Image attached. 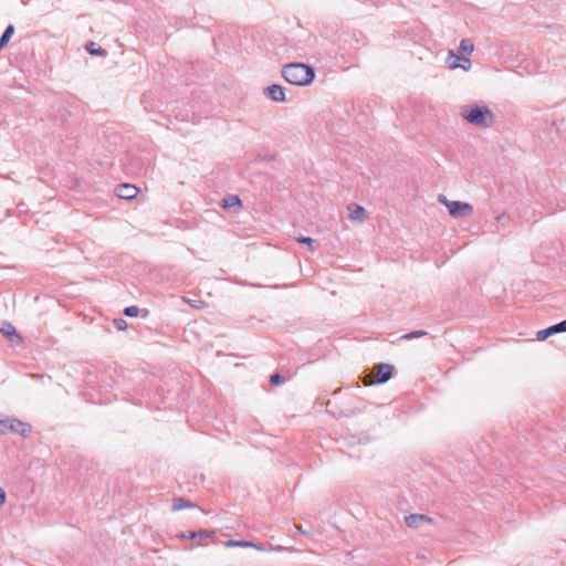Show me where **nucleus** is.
<instances>
[{
	"mask_svg": "<svg viewBox=\"0 0 566 566\" xmlns=\"http://www.w3.org/2000/svg\"><path fill=\"white\" fill-rule=\"evenodd\" d=\"M282 75L286 82L297 86L311 84L315 77V71L312 66L304 63H290L282 69Z\"/></svg>",
	"mask_w": 566,
	"mask_h": 566,
	"instance_id": "f257e3e1",
	"label": "nucleus"
},
{
	"mask_svg": "<svg viewBox=\"0 0 566 566\" xmlns=\"http://www.w3.org/2000/svg\"><path fill=\"white\" fill-rule=\"evenodd\" d=\"M462 116L470 124L480 127H491L494 122L493 113L486 106H474L462 112Z\"/></svg>",
	"mask_w": 566,
	"mask_h": 566,
	"instance_id": "f03ea898",
	"label": "nucleus"
},
{
	"mask_svg": "<svg viewBox=\"0 0 566 566\" xmlns=\"http://www.w3.org/2000/svg\"><path fill=\"white\" fill-rule=\"evenodd\" d=\"M439 202L443 203L451 217L453 218H465L470 217L473 212V207L470 203L461 202V201H451L448 200L446 196H439Z\"/></svg>",
	"mask_w": 566,
	"mask_h": 566,
	"instance_id": "7ed1b4c3",
	"label": "nucleus"
},
{
	"mask_svg": "<svg viewBox=\"0 0 566 566\" xmlns=\"http://www.w3.org/2000/svg\"><path fill=\"white\" fill-rule=\"evenodd\" d=\"M375 369L377 370L376 375L375 373H369L364 376L363 381L366 386L388 381L391 378L394 367L389 364L380 363L375 366Z\"/></svg>",
	"mask_w": 566,
	"mask_h": 566,
	"instance_id": "20e7f679",
	"label": "nucleus"
},
{
	"mask_svg": "<svg viewBox=\"0 0 566 566\" xmlns=\"http://www.w3.org/2000/svg\"><path fill=\"white\" fill-rule=\"evenodd\" d=\"M31 431V426L27 422L18 420L15 418L0 419V433L6 434L8 432H14L22 437H25Z\"/></svg>",
	"mask_w": 566,
	"mask_h": 566,
	"instance_id": "39448f33",
	"label": "nucleus"
},
{
	"mask_svg": "<svg viewBox=\"0 0 566 566\" xmlns=\"http://www.w3.org/2000/svg\"><path fill=\"white\" fill-rule=\"evenodd\" d=\"M115 193L120 199L132 200L139 193V188L135 185L122 184L116 187Z\"/></svg>",
	"mask_w": 566,
	"mask_h": 566,
	"instance_id": "423d86ee",
	"label": "nucleus"
},
{
	"mask_svg": "<svg viewBox=\"0 0 566 566\" xmlns=\"http://www.w3.org/2000/svg\"><path fill=\"white\" fill-rule=\"evenodd\" d=\"M265 95L273 102L282 103L285 101L284 88L279 84H272L265 88Z\"/></svg>",
	"mask_w": 566,
	"mask_h": 566,
	"instance_id": "0eeeda50",
	"label": "nucleus"
},
{
	"mask_svg": "<svg viewBox=\"0 0 566 566\" xmlns=\"http://www.w3.org/2000/svg\"><path fill=\"white\" fill-rule=\"evenodd\" d=\"M405 521H406V524L409 526V527H412V528H418L420 527L422 524H430L431 523V518L424 514H410L408 516L405 517Z\"/></svg>",
	"mask_w": 566,
	"mask_h": 566,
	"instance_id": "6e6552de",
	"label": "nucleus"
},
{
	"mask_svg": "<svg viewBox=\"0 0 566 566\" xmlns=\"http://www.w3.org/2000/svg\"><path fill=\"white\" fill-rule=\"evenodd\" d=\"M348 210L350 220L363 222L366 219V210L361 206L352 205Z\"/></svg>",
	"mask_w": 566,
	"mask_h": 566,
	"instance_id": "1a4fd4ad",
	"label": "nucleus"
},
{
	"mask_svg": "<svg viewBox=\"0 0 566 566\" xmlns=\"http://www.w3.org/2000/svg\"><path fill=\"white\" fill-rule=\"evenodd\" d=\"M213 535V532L209 531H199V532H189L180 534V537L184 539H192L200 542L203 538H209Z\"/></svg>",
	"mask_w": 566,
	"mask_h": 566,
	"instance_id": "9d476101",
	"label": "nucleus"
},
{
	"mask_svg": "<svg viewBox=\"0 0 566 566\" xmlns=\"http://www.w3.org/2000/svg\"><path fill=\"white\" fill-rule=\"evenodd\" d=\"M0 332L3 335H6L11 342L14 340V337L20 339V336L17 334L14 326L7 321L1 322Z\"/></svg>",
	"mask_w": 566,
	"mask_h": 566,
	"instance_id": "9b49d317",
	"label": "nucleus"
},
{
	"mask_svg": "<svg viewBox=\"0 0 566 566\" xmlns=\"http://www.w3.org/2000/svg\"><path fill=\"white\" fill-rule=\"evenodd\" d=\"M85 49L91 55H99V56L106 55V51L104 49H102L101 46H98L95 42H88L86 44Z\"/></svg>",
	"mask_w": 566,
	"mask_h": 566,
	"instance_id": "f8f14e48",
	"label": "nucleus"
},
{
	"mask_svg": "<svg viewBox=\"0 0 566 566\" xmlns=\"http://www.w3.org/2000/svg\"><path fill=\"white\" fill-rule=\"evenodd\" d=\"M241 205V200L238 196H228L222 200V207L224 209H231L233 207H239Z\"/></svg>",
	"mask_w": 566,
	"mask_h": 566,
	"instance_id": "ddd939ff",
	"label": "nucleus"
},
{
	"mask_svg": "<svg viewBox=\"0 0 566 566\" xmlns=\"http://www.w3.org/2000/svg\"><path fill=\"white\" fill-rule=\"evenodd\" d=\"M13 32L14 27L11 24L8 25L0 38V49L4 48V45L9 42L10 38L12 36Z\"/></svg>",
	"mask_w": 566,
	"mask_h": 566,
	"instance_id": "4468645a",
	"label": "nucleus"
},
{
	"mask_svg": "<svg viewBox=\"0 0 566 566\" xmlns=\"http://www.w3.org/2000/svg\"><path fill=\"white\" fill-rule=\"evenodd\" d=\"M226 547H250L253 545V542L251 541H245V539H242V541H234V539H230V541H227L224 543Z\"/></svg>",
	"mask_w": 566,
	"mask_h": 566,
	"instance_id": "2eb2a0df",
	"label": "nucleus"
},
{
	"mask_svg": "<svg viewBox=\"0 0 566 566\" xmlns=\"http://www.w3.org/2000/svg\"><path fill=\"white\" fill-rule=\"evenodd\" d=\"M459 50H460L461 52H463V53H468V54H470V53H472V52H473V50H474V45H473V43L471 42V40H469V39H463V40H461V42H460Z\"/></svg>",
	"mask_w": 566,
	"mask_h": 566,
	"instance_id": "dca6fc26",
	"label": "nucleus"
},
{
	"mask_svg": "<svg viewBox=\"0 0 566 566\" xmlns=\"http://www.w3.org/2000/svg\"><path fill=\"white\" fill-rule=\"evenodd\" d=\"M296 241L301 244H306L312 251L316 250V241L310 237H298Z\"/></svg>",
	"mask_w": 566,
	"mask_h": 566,
	"instance_id": "f3484780",
	"label": "nucleus"
},
{
	"mask_svg": "<svg viewBox=\"0 0 566 566\" xmlns=\"http://www.w3.org/2000/svg\"><path fill=\"white\" fill-rule=\"evenodd\" d=\"M549 332L552 335L566 332V319L549 326Z\"/></svg>",
	"mask_w": 566,
	"mask_h": 566,
	"instance_id": "a211bd4d",
	"label": "nucleus"
},
{
	"mask_svg": "<svg viewBox=\"0 0 566 566\" xmlns=\"http://www.w3.org/2000/svg\"><path fill=\"white\" fill-rule=\"evenodd\" d=\"M449 59H457V60H461L462 63H460V67L463 69L464 71H468L471 66V61L468 59V57H459L457 56L453 52H450V56Z\"/></svg>",
	"mask_w": 566,
	"mask_h": 566,
	"instance_id": "6ab92c4d",
	"label": "nucleus"
},
{
	"mask_svg": "<svg viewBox=\"0 0 566 566\" xmlns=\"http://www.w3.org/2000/svg\"><path fill=\"white\" fill-rule=\"evenodd\" d=\"M427 334L428 333L426 331H413V332L405 334L403 336H401V338L402 339H413V338H419V337L426 336Z\"/></svg>",
	"mask_w": 566,
	"mask_h": 566,
	"instance_id": "aec40b11",
	"label": "nucleus"
},
{
	"mask_svg": "<svg viewBox=\"0 0 566 566\" xmlns=\"http://www.w3.org/2000/svg\"><path fill=\"white\" fill-rule=\"evenodd\" d=\"M192 506V504L189 502V501H186L184 499H178L175 501L174 505H172V509L175 511H178V510H181L184 507H190Z\"/></svg>",
	"mask_w": 566,
	"mask_h": 566,
	"instance_id": "412c9836",
	"label": "nucleus"
},
{
	"mask_svg": "<svg viewBox=\"0 0 566 566\" xmlns=\"http://www.w3.org/2000/svg\"><path fill=\"white\" fill-rule=\"evenodd\" d=\"M140 310L136 305L128 306L124 310V314L129 317H135L139 314Z\"/></svg>",
	"mask_w": 566,
	"mask_h": 566,
	"instance_id": "4be33fe9",
	"label": "nucleus"
},
{
	"mask_svg": "<svg viewBox=\"0 0 566 566\" xmlns=\"http://www.w3.org/2000/svg\"><path fill=\"white\" fill-rule=\"evenodd\" d=\"M113 323L115 327L119 331H125L128 326L127 322L124 318H115Z\"/></svg>",
	"mask_w": 566,
	"mask_h": 566,
	"instance_id": "5701e85b",
	"label": "nucleus"
},
{
	"mask_svg": "<svg viewBox=\"0 0 566 566\" xmlns=\"http://www.w3.org/2000/svg\"><path fill=\"white\" fill-rule=\"evenodd\" d=\"M549 336H552V334L549 332V327L537 332V339L538 340H545Z\"/></svg>",
	"mask_w": 566,
	"mask_h": 566,
	"instance_id": "b1692460",
	"label": "nucleus"
},
{
	"mask_svg": "<svg viewBox=\"0 0 566 566\" xmlns=\"http://www.w3.org/2000/svg\"><path fill=\"white\" fill-rule=\"evenodd\" d=\"M283 551H293V549L290 547L281 546V545H276V546L270 545L268 547V552H283Z\"/></svg>",
	"mask_w": 566,
	"mask_h": 566,
	"instance_id": "393cba45",
	"label": "nucleus"
},
{
	"mask_svg": "<svg viewBox=\"0 0 566 566\" xmlns=\"http://www.w3.org/2000/svg\"><path fill=\"white\" fill-rule=\"evenodd\" d=\"M283 381V378L281 377L280 374H274L270 377V382L271 385H279Z\"/></svg>",
	"mask_w": 566,
	"mask_h": 566,
	"instance_id": "a878e982",
	"label": "nucleus"
},
{
	"mask_svg": "<svg viewBox=\"0 0 566 566\" xmlns=\"http://www.w3.org/2000/svg\"><path fill=\"white\" fill-rule=\"evenodd\" d=\"M251 547L255 548L259 552H268V547H265L262 544L254 543V542H253V545Z\"/></svg>",
	"mask_w": 566,
	"mask_h": 566,
	"instance_id": "bb28decb",
	"label": "nucleus"
},
{
	"mask_svg": "<svg viewBox=\"0 0 566 566\" xmlns=\"http://www.w3.org/2000/svg\"><path fill=\"white\" fill-rule=\"evenodd\" d=\"M6 497H7L6 492H4V490L0 486V506H2V505L4 504V502H6Z\"/></svg>",
	"mask_w": 566,
	"mask_h": 566,
	"instance_id": "cd10ccee",
	"label": "nucleus"
},
{
	"mask_svg": "<svg viewBox=\"0 0 566 566\" xmlns=\"http://www.w3.org/2000/svg\"><path fill=\"white\" fill-rule=\"evenodd\" d=\"M454 61L453 62H450L449 63V66L450 69H457V67H460V63L457 62V59H453Z\"/></svg>",
	"mask_w": 566,
	"mask_h": 566,
	"instance_id": "c85d7f7f",
	"label": "nucleus"
},
{
	"mask_svg": "<svg viewBox=\"0 0 566 566\" xmlns=\"http://www.w3.org/2000/svg\"><path fill=\"white\" fill-rule=\"evenodd\" d=\"M296 530L297 532L302 533V534H305L306 532L302 528V526L297 525L296 526Z\"/></svg>",
	"mask_w": 566,
	"mask_h": 566,
	"instance_id": "c756f323",
	"label": "nucleus"
},
{
	"mask_svg": "<svg viewBox=\"0 0 566 566\" xmlns=\"http://www.w3.org/2000/svg\"><path fill=\"white\" fill-rule=\"evenodd\" d=\"M22 3H23V4H27V0H22Z\"/></svg>",
	"mask_w": 566,
	"mask_h": 566,
	"instance_id": "7c9ffc66",
	"label": "nucleus"
},
{
	"mask_svg": "<svg viewBox=\"0 0 566 566\" xmlns=\"http://www.w3.org/2000/svg\"><path fill=\"white\" fill-rule=\"evenodd\" d=\"M22 3H23V4H27V0H22Z\"/></svg>",
	"mask_w": 566,
	"mask_h": 566,
	"instance_id": "2f4dec72",
	"label": "nucleus"
},
{
	"mask_svg": "<svg viewBox=\"0 0 566 566\" xmlns=\"http://www.w3.org/2000/svg\"><path fill=\"white\" fill-rule=\"evenodd\" d=\"M22 3H23V4H27V0H22Z\"/></svg>",
	"mask_w": 566,
	"mask_h": 566,
	"instance_id": "473e14b6",
	"label": "nucleus"
},
{
	"mask_svg": "<svg viewBox=\"0 0 566 566\" xmlns=\"http://www.w3.org/2000/svg\"><path fill=\"white\" fill-rule=\"evenodd\" d=\"M565 452H566V446H565Z\"/></svg>",
	"mask_w": 566,
	"mask_h": 566,
	"instance_id": "72a5a7b5",
	"label": "nucleus"
}]
</instances>
